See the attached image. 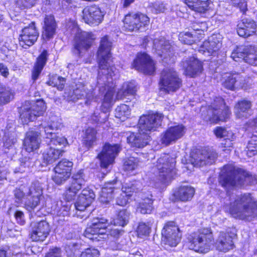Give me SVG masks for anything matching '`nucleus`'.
I'll use <instances>...</instances> for the list:
<instances>
[{
    "mask_svg": "<svg viewBox=\"0 0 257 257\" xmlns=\"http://www.w3.org/2000/svg\"><path fill=\"white\" fill-rule=\"evenodd\" d=\"M192 10L198 13H204L209 7V0H184Z\"/></svg>",
    "mask_w": 257,
    "mask_h": 257,
    "instance_id": "42",
    "label": "nucleus"
},
{
    "mask_svg": "<svg viewBox=\"0 0 257 257\" xmlns=\"http://www.w3.org/2000/svg\"><path fill=\"white\" fill-rule=\"evenodd\" d=\"M112 89L111 87L108 88L105 93L101 106V111L104 113L109 112L112 106Z\"/></svg>",
    "mask_w": 257,
    "mask_h": 257,
    "instance_id": "48",
    "label": "nucleus"
},
{
    "mask_svg": "<svg viewBox=\"0 0 257 257\" xmlns=\"http://www.w3.org/2000/svg\"><path fill=\"white\" fill-rule=\"evenodd\" d=\"M112 198V184L109 183L105 185L102 188L101 195L100 198V201L107 204Z\"/></svg>",
    "mask_w": 257,
    "mask_h": 257,
    "instance_id": "51",
    "label": "nucleus"
},
{
    "mask_svg": "<svg viewBox=\"0 0 257 257\" xmlns=\"http://www.w3.org/2000/svg\"><path fill=\"white\" fill-rule=\"evenodd\" d=\"M163 241L171 246H176L180 242L181 233L180 229L173 221L168 222L162 231Z\"/></svg>",
    "mask_w": 257,
    "mask_h": 257,
    "instance_id": "15",
    "label": "nucleus"
},
{
    "mask_svg": "<svg viewBox=\"0 0 257 257\" xmlns=\"http://www.w3.org/2000/svg\"><path fill=\"white\" fill-rule=\"evenodd\" d=\"M127 142L132 147L142 148L147 146L151 140V136L143 131L138 133L128 132L126 133Z\"/></svg>",
    "mask_w": 257,
    "mask_h": 257,
    "instance_id": "24",
    "label": "nucleus"
},
{
    "mask_svg": "<svg viewBox=\"0 0 257 257\" xmlns=\"http://www.w3.org/2000/svg\"><path fill=\"white\" fill-rule=\"evenodd\" d=\"M130 218V212L126 209L119 211L114 219H113V225H118L123 227L126 225Z\"/></svg>",
    "mask_w": 257,
    "mask_h": 257,
    "instance_id": "45",
    "label": "nucleus"
},
{
    "mask_svg": "<svg viewBox=\"0 0 257 257\" xmlns=\"http://www.w3.org/2000/svg\"><path fill=\"white\" fill-rule=\"evenodd\" d=\"M218 179L219 184L226 189L239 188L245 184L252 185L256 183L255 176L231 164L223 167Z\"/></svg>",
    "mask_w": 257,
    "mask_h": 257,
    "instance_id": "2",
    "label": "nucleus"
},
{
    "mask_svg": "<svg viewBox=\"0 0 257 257\" xmlns=\"http://www.w3.org/2000/svg\"><path fill=\"white\" fill-rule=\"evenodd\" d=\"M70 207L68 205L63 204L62 202L57 203L54 210V214L59 217H64L69 214Z\"/></svg>",
    "mask_w": 257,
    "mask_h": 257,
    "instance_id": "56",
    "label": "nucleus"
},
{
    "mask_svg": "<svg viewBox=\"0 0 257 257\" xmlns=\"http://www.w3.org/2000/svg\"><path fill=\"white\" fill-rule=\"evenodd\" d=\"M160 89L166 93L176 91L182 85V80L172 68H165L161 73Z\"/></svg>",
    "mask_w": 257,
    "mask_h": 257,
    "instance_id": "8",
    "label": "nucleus"
},
{
    "mask_svg": "<svg viewBox=\"0 0 257 257\" xmlns=\"http://www.w3.org/2000/svg\"><path fill=\"white\" fill-rule=\"evenodd\" d=\"M213 239L210 228L200 229L189 236V248L196 252L206 253L209 251Z\"/></svg>",
    "mask_w": 257,
    "mask_h": 257,
    "instance_id": "4",
    "label": "nucleus"
},
{
    "mask_svg": "<svg viewBox=\"0 0 257 257\" xmlns=\"http://www.w3.org/2000/svg\"><path fill=\"white\" fill-rule=\"evenodd\" d=\"M163 117L164 115L158 112L143 115L139 120L138 128L140 131L146 132L150 135L151 132L155 131L161 125Z\"/></svg>",
    "mask_w": 257,
    "mask_h": 257,
    "instance_id": "14",
    "label": "nucleus"
},
{
    "mask_svg": "<svg viewBox=\"0 0 257 257\" xmlns=\"http://www.w3.org/2000/svg\"><path fill=\"white\" fill-rule=\"evenodd\" d=\"M246 149V152L248 157H251L257 154V134L254 133L252 135Z\"/></svg>",
    "mask_w": 257,
    "mask_h": 257,
    "instance_id": "50",
    "label": "nucleus"
},
{
    "mask_svg": "<svg viewBox=\"0 0 257 257\" xmlns=\"http://www.w3.org/2000/svg\"><path fill=\"white\" fill-rule=\"evenodd\" d=\"M196 32H182L179 35V40L182 43L191 45L193 44L195 41Z\"/></svg>",
    "mask_w": 257,
    "mask_h": 257,
    "instance_id": "55",
    "label": "nucleus"
},
{
    "mask_svg": "<svg viewBox=\"0 0 257 257\" xmlns=\"http://www.w3.org/2000/svg\"><path fill=\"white\" fill-rule=\"evenodd\" d=\"M65 82V79L63 77L55 76L50 80L47 83L49 85L56 87L59 90H62L64 87Z\"/></svg>",
    "mask_w": 257,
    "mask_h": 257,
    "instance_id": "58",
    "label": "nucleus"
},
{
    "mask_svg": "<svg viewBox=\"0 0 257 257\" xmlns=\"http://www.w3.org/2000/svg\"><path fill=\"white\" fill-rule=\"evenodd\" d=\"M48 56L46 50H44L37 59L32 71V78L34 81L36 80L41 73L47 61Z\"/></svg>",
    "mask_w": 257,
    "mask_h": 257,
    "instance_id": "41",
    "label": "nucleus"
},
{
    "mask_svg": "<svg viewBox=\"0 0 257 257\" xmlns=\"http://www.w3.org/2000/svg\"><path fill=\"white\" fill-rule=\"evenodd\" d=\"M50 227L45 220L37 222L33 227L31 238L34 241H43L49 234Z\"/></svg>",
    "mask_w": 257,
    "mask_h": 257,
    "instance_id": "26",
    "label": "nucleus"
},
{
    "mask_svg": "<svg viewBox=\"0 0 257 257\" xmlns=\"http://www.w3.org/2000/svg\"><path fill=\"white\" fill-rule=\"evenodd\" d=\"M118 137V141H115L116 143H113V160L117 154L121 151L122 147L120 144L118 142L121 141L122 136H120L118 133H113V137L117 138Z\"/></svg>",
    "mask_w": 257,
    "mask_h": 257,
    "instance_id": "62",
    "label": "nucleus"
},
{
    "mask_svg": "<svg viewBox=\"0 0 257 257\" xmlns=\"http://www.w3.org/2000/svg\"><path fill=\"white\" fill-rule=\"evenodd\" d=\"M153 223V220H150L147 223L144 222L140 223L137 228L138 235L139 236L149 235Z\"/></svg>",
    "mask_w": 257,
    "mask_h": 257,
    "instance_id": "53",
    "label": "nucleus"
},
{
    "mask_svg": "<svg viewBox=\"0 0 257 257\" xmlns=\"http://www.w3.org/2000/svg\"><path fill=\"white\" fill-rule=\"evenodd\" d=\"M234 233L229 232H220L215 242L216 249L220 251L227 252L234 248L233 238Z\"/></svg>",
    "mask_w": 257,
    "mask_h": 257,
    "instance_id": "25",
    "label": "nucleus"
},
{
    "mask_svg": "<svg viewBox=\"0 0 257 257\" xmlns=\"http://www.w3.org/2000/svg\"><path fill=\"white\" fill-rule=\"evenodd\" d=\"M138 86L135 81L124 82L117 92L115 99L119 100L127 98L131 100L132 97L135 99L134 96L136 94Z\"/></svg>",
    "mask_w": 257,
    "mask_h": 257,
    "instance_id": "30",
    "label": "nucleus"
},
{
    "mask_svg": "<svg viewBox=\"0 0 257 257\" xmlns=\"http://www.w3.org/2000/svg\"><path fill=\"white\" fill-rule=\"evenodd\" d=\"M252 103L250 101L243 99L239 101L235 106V114L237 117L247 118L250 115Z\"/></svg>",
    "mask_w": 257,
    "mask_h": 257,
    "instance_id": "40",
    "label": "nucleus"
},
{
    "mask_svg": "<svg viewBox=\"0 0 257 257\" xmlns=\"http://www.w3.org/2000/svg\"><path fill=\"white\" fill-rule=\"evenodd\" d=\"M130 114V110L128 105L122 104L118 106L115 110V116L119 118L121 121L125 120Z\"/></svg>",
    "mask_w": 257,
    "mask_h": 257,
    "instance_id": "52",
    "label": "nucleus"
},
{
    "mask_svg": "<svg viewBox=\"0 0 257 257\" xmlns=\"http://www.w3.org/2000/svg\"><path fill=\"white\" fill-rule=\"evenodd\" d=\"M133 65L136 69L146 74L151 75L155 71L154 61L145 53L138 54Z\"/></svg>",
    "mask_w": 257,
    "mask_h": 257,
    "instance_id": "21",
    "label": "nucleus"
},
{
    "mask_svg": "<svg viewBox=\"0 0 257 257\" xmlns=\"http://www.w3.org/2000/svg\"><path fill=\"white\" fill-rule=\"evenodd\" d=\"M244 61L251 65L257 64V52L254 46H247Z\"/></svg>",
    "mask_w": 257,
    "mask_h": 257,
    "instance_id": "47",
    "label": "nucleus"
},
{
    "mask_svg": "<svg viewBox=\"0 0 257 257\" xmlns=\"http://www.w3.org/2000/svg\"><path fill=\"white\" fill-rule=\"evenodd\" d=\"M96 131L93 128L89 127L85 131L83 136V145L89 149L92 147L96 140Z\"/></svg>",
    "mask_w": 257,
    "mask_h": 257,
    "instance_id": "43",
    "label": "nucleus"
},
{
    "mask_svg": "<svg viewBox=\"0 0 257 257\" xmlns=\"http://www.w3.org/2000/svg\"><path fill=\"white\" fill-rule=\"evenodd\" d=\"M95 195L92 189L89 188L84 189L75 203V207L79 211H84L93 202Z\"/></svg>",
    "mask_w": 257,
    "mask_h": 257,
    "instance_id": "29",
    "label": "nucleus"
},
{
    "mask_svg": "<svg viewBox=\"0 0 257 257\" xmlns=\"http://www.w3.org/2000/svg\"><path fill=\"white\" fill-rule=\"evenodd\" d=\"M97 157L99 159L101 167L107 168L112 162V146L106 143Z\"/></svg>",
    "mask_w": 257,
    "mask_h": 257,
    "instance_id": "39",
    "label": "nucleus"
},
{
    "mask_svg": "<svg viewBox=\"0 0 257 257\" xmlns=\"http://www.w3.org/2000/svg\"><path fill=\"white\" fill-rule=\"evenodd\" d=\"M46 110V105L42 99L33 102L25 101L20 110V118L22 123L28 124L34 121L37 117L42 115Z\"/></svg>",
    "mask_w": 257,
    "mask_h": 257,
    "instance_id": "7",
    "label": "nucleus"
},
{
    "mask_svg": "<svg viewBox=\"0 0 257 257\" xmlns=\"http://www.w3.org/2000/svg\"><path fill=\"white\" fill-rule=\"evenodd\" d=\"M36 154L34 153L28 152L27 154L20 159L21 170L17 172H25L23 168H29L34 165L36 160Z\"/></svg>",
    "mask_w": 257,
    "mask_h": 257,
    "instance_id": "46",
    "label": "nucleus"
},
{
    "mask_svg": "<svg viewBox=\"0 0 257 257\" xmlns=\"http://www.w3.org/2000/svg\"><path fill=\"white\" fill-rule=\"evenodd\" d=\"M234 75L235 77L236 88H245L247 82L246 78L240 73L235 72Z\"/></svg>",
    "mask_w": 257,
    "mask_h": 257,
    "instance_id": "61",
    "label": "nucleus"
},
{
    "mask_svg": "<svg viewBox=\"0 0 257 257\" xmlns=\"http://www.w3.org/2000/svg\"><path fill=\"white\" fill-rule=\"evenodd\" d=\"M16 201L18 203H22L25 197H28V186L26 184L19 185L14 190Z\"/></svg>",
    "mask_w": 257,
    "mask_h": 257,
    "instance_id": "49",
    "label": "nucleus"
},
{
    "mask_svg": "<svg viewBox=\"0 0 257 257\" xmlns=\"http://www.w3.org/2000/svg\"><path fill=\"white\" fill-rule=\"evenodd\" d=\"M84 176L82 170H79L73 175L70 184L66 188L65 193L66 199L68 201L74 199L77 193L84 185L85 181Z\"/></svg>",
    "mask_w": 257,
    "mask_h": 257,
    "instance_id": "16",
    "label": "nucleus"
},
{
    "mask_svg": "<svg viewBox=\"0 0 257 257\" xmlns=\"http://www.w3.org/2000/svg\"><path fill=\"white\" fill-rule=\"evenodd\" d=\"M186 131L183 124L170 126L162 134L161 142L166 146L175 143L185 135Z\"/></svg>",
    "mask_w": 257,
    "mask_h": 257,
    "instance_id": "20",
    "label": "nucleus"
},
{
    "mask_svg": "<svg viewBox=\"0 0 257 257\" xmlns=\"http://www.w3.org/2000/svg\"><path fill=\"white\" fill-rule=\"evenodd\" d=\"M221 46L222 43L220 38L217 37V35L214 34L203 42L199 51L204 55H214L221 48Z\"/></svg>",
    "mask_w": 257,
    "mask_h": 257,
    "instance_id": "28",
    "label": "nucleus"
},
{
    "mask_svg": "<svg viewBox=\"0 0 257 257\" xmlns=\"http://www.w3.org/2000/svg\"><path fill=\"white\" fill-rule=\"evenodd\" d=\"M38 125L40 132H44L46 139L49 140L50 145L65 146L67 144V139L64 137H60L56 132L62 126L61 120L58 116L52 115L49 117L47 122L44 121Z\"/></svg>",
    "mask_w": 257,
    "mask_h": 257,
    "instance_id": "3",
    "label": "nucleus"
},
{
    "mask_svg": "<svg viewBox=\"0 0 257 257\" xmlns=\"http://www.w3.org/2000/svg\"><path fill=\"white\" fill-rule=\"evenodd\" d=\"M195 191V189L190 186H181L175 190L172 200L174 202L190 201L194 195Z\"/></svg>",
    "mask_w": 257,
    "mask_h": 257,
    "instance_id": "31",
    "label": "nucleus"
},
{
    "mask_svg": "<svg viewBox=\"0 0 257 257\" xmlns=\"http://www.w3.org/2000/svg\"><path fill=\"white\" fill-rule=\"evenodd\" d=\"M217 158V153L212 148L196 149L191 152L190 161L194 166L202 167L212 164Z\"/></svg>",
    "mask_w": 257,
    "mask_h": 257,
    "instance_id": "11",
    "label": "nucleus"
},
{
    "mask_svg": "<svg viewBox=\"0 0 257 257\" xmlns=\"http://www.w3.org/2000/svg\"><path fill=\"white\" fill-rule=\"evenodd\" d=\"M108 226L107 219L103 217L94 218L90 224L88 225L84 235L93 241H98L101 238H105L104 236L107 232Z\"/></svg>",
    "mask_w": 257,
    "mask_h": 257,
    "instance_id": "9",
    "label": "nucleus"
},
{
    "mask_svg": "<svg viewBox=\"0 0 257 257\" xmlns=\"http://www.w3.org/2000/svg\"><path fill=\"white\" fill-rule=\"evenodd\" d=\"M246 46L237 47L231 53V57L236 62L244 61L246 54Z\"/></svg>",
    "mask_w": 257,
    "mask_h": 257,
    "instance_id": "57",
    "label": "nucleus"
},
{
    "mask_svg": "<svg viewBox=\"0 0 257 257\" xmlns=\"http://www.w3.org/2000/svg\"><path fill=\"white\" fill-rule=\"evenodd\" d=\"M230 113L229 108L225 105L223 99L220 97H216L214 99L206 112L202 110L203 119L210 123L225 121Z\"/></svg>",
    "mask_w": 257,
    "mask_h": 257,
    "instance_id": "5",
    "label": "nucleus"
},
{
    "mask_svg": "<svg viewBox=\"0 0 257 257\" xmlns=\"http://www.w3.org/2000/svg\"><path fill=\"white\" fill-rule=\"evenodd\" d=\"M181 65L185 70L186 75L195 77L199 75L203 70V65L201 61L194 57L184 59Z\"/></svg>",
    "mask_w": 257,
    "mask_h": 257,
    "instance_id": "23",
    "label": "nucleus"
},
{
    "mask_svg": "<svg viewBox=\"0 0 257 257\" xmlns=\"http://www.w3.org/2000/svg\"><path fill=\"white\" fill-rule=\"evenodd\" d=\"M37 131L31 130L27 133L26 137L24 140L23 144L25 149L27 152H32L39 148L40 144L41 132L38 130V125Z\"/></svg>",
    "mask_w": 257,
    "mask_h": 257,
    "instance_id": "27",
    "label": "nucleus"
},
{
    "mask_svg": "<svg viewBox=\"0 0 257 257\" xmlns=\"http://www.w3.org/2000/svg\"><path fill=\"white\" fill-rule=\"evenodd\" d=\"M103 14L96 6L87 7L83 10V19L90 25H97L103 18Z\"/></svg>",
    "mask_w": 257,
    "mask_h": 257,
    "instance_id": "22",
    "label": "nucleus"
},
{
    "mask_svg": "<svg viewBox=\"0 0 257 257\" xmlns=\"http://www.w3.org/2000/svg\"><path fill=\"white\" fill-rule=\"evenodd\" d=\"M14 97L12 89L6 85L0 84V105L9 103Z\"/></svg>",
    "mask_w": 257,
    "mask_h": 257,
    "instance_id": "44",
    "label": "nucleus"
},
{
    "mask_svg": "<svg viewBox=\"0 0 257 257\" xmlns=\"http://www.w3.org/2000/svg\"><path fill=\"white\" fill-rule=\"evenodd\" d=\"M154 48L158 55L164 58L170 57L173 54V49L168 41L164 38L154 40Z\"/></svg>",
    "mask_w": 257,
    "mask_h": 257,
    "instance_id": "32",
    "label": "nucleus"
},
{
    "mask_svg": "<svg viewBox=\"0 0 257 257\" xmlns=\"http://www.w3.org/2000/svg\"><path fill=\"white\" fill-rule=\"evenodd\" d=\"M45 257H62L61 250L58 247L50 249Z\"/></svg>",
    "mask_w": 257,
    "mask_h": 257,
    "instance_id": "64",
    "label": "nucleus"
},
{
    "mask_svg": "<svg viewBox=\"0 0 257 257\" xmlns=\"http://www.w3.org/2000/svg\"><path fill=\"white\" fill-rule=\"evenodd\" d=\"M121 188L120 192L125 194L126 196H131L134 193L139 192L141 189L142 185L138 181L134 180L132 182L127 183L124 186H122L121 182H118L117 179L113 180V190L114 189Z\"/></svg>",
    "mask_w": 257,
    "mask_h": 257,
    "instance_id": "34",
    "label": "nucleus"
},
{
    "mask_svg": "<svg viewBox=\"0 0 257 257\" xmlns=\"http://www.w3.org/2000/svg\"><path fill=\"white\" fill-rule=\"evenodd\" d=\"M111 47L112 43L108 41L107 36L102 38L97 53V61L101 69H108V61L111 55Z\"/></svg>",
    "mask_w": 257,
    "mask_h": 257,
    "instance_id": "17",
    "label": "nucleus"
},
{
    "mask_svg": "<svg viewBox=\"0 0 257 257\" xmlns=\"http://www.w3.org/2000/svg\"><path fill=\"white\" fill-rule=\"evenodd\" d=\"M256 25L251 19H243L237 25V32L239 36L247 37L255 32Z\"/></svg>",
    "mask_w": 257,
    "mask_h": 257,
    "instance_id": "33",
    "label": "nucleus"
},
{
    "mask_svg": "<svg viewBox=\"0 0 257 257\" xmlns=\"http://www.w3.org/2000/svg\"><path fill=\"white\" fill-rule=\"evenodd\" d=\"M46 142L48 143V145L50 146V148L47 149L43 153V160L46 164H51L58 159L60 156H62L63 151L58 148H55L52 147V146H60L59 145H50L49 140H46Z\"/></svg>",
    "mask_w": 257,
    "mask_h": 257,
    "instance_id": "36",
    "label": "nucleus"
},
{
    "mask_svg": "<svg viewBox=\"0 0 257 257\" xmlns=\"http://www.w3.org/2000/svg\"><path fill=\"white\" fill-rule=\"evenodd\" d=\"M99 251L95 248H88L82 251L79 257H98Z\"/></svg>",
    "mask_w": 257,
    "mask_h": 257,
    "instance_id": "63",
    "label": "nucleus"
},
{
    "mask_svg": "<svg viewBox=\"0 0 257 257\" xmlns=\"http://www.w3.org/2000/svg\"><path fill=\"white\" fill-rule=\"evenodd\" d=\"M229 212L235 218L251 221L257 216V201L250 193L229 197Z\"/></svg>",
    "mask_w": 257,
    "mask_h": 257,
    "instance_id": "1",
    "label": "nucleus"
},
{
    "mask_svg": "<svg viewBox=\"0 0 257 257\" xmlns=\"http://www.w3.org/2000/svg\"><path fill=\"white\" fill-rule=\"evenodd\" d=\"M94 39V35L92 33H78L75 36L72 52L78 57H81L83 53L90 47Z\"/></svg>",
    "mask_w": 257,
    "mask_h": 257,
    "instance_id": "13",
    "label": "nucleus"
},
{
    "mask_svg": "<svg viewBox=\"0 0 257 257\" xmlns=\"http://www.w3.org/2000/svg\"><path fill=\"white\" fill-rule=\"evenodd\" d=\"M38 37L39 33L35 23L32 22L22 29L19 37L20 44L24 48L27 49L34 44Z\"/></svg>",
    "mask_w": 257,
    "mask_h": 257,
    "instance_id": "19",
    "label": "nucleus"
},
{
    "mask_svg": "<svg viewBox=\"0 0 257 257\" xmlns=\"http://www.w3.org/2000/svg\"><path fill=\"white\" fill-rule=\"evenodd\" d=\"M73 163L67 160H61L54 168L55 175L52 179L54 182L58 184H63L71 175Z\"/></svg>",
    "mask_w": 257,
    "mask_h": 257,
    "instance_id": "18",
    "label": "nucleus"
},
{
    "mask_svg": "<svg viewBox=\"0 0 257 257\" xmlns=\"http://www.w3.org/2000/svg\"><path fill=\"white\" fill-rule=\"evenodd\" d=\"M175 159L164 154L157 160L155 168L158 172V179L163 184L170 182L177 175Z\"/></svg>",
    "mask_w": 257,
    "mask_h": 257,
    "instance_id": "6",
    "label": "nucleus"
},
{
    "mask_svg": "<svg viewBox=\"0 0 257 257\" xmlns=\"http://www.w3.org/2000/svg\"><path fill=\"white\" fill-rule=\"evenodd\" d=\"M43 250L42 247L38 246L37 245H33L31 247H28L26 253H19L18 254L17 257H33L34 255H36L41 252Z\"/></svg>",
    "mask_w": 257,
    "mask_h": 257,
    "instance_id": "59",
    "label": "nucleus"
},
{
    "mask_svg": "<svg viewBox=\"0 0 257 257\" xmlns=\"http://www.w3.org/2000/svg\"><path fill=\"white\" fill-rule=\"evenodd\" d=\"M44 198L42 184L38 181L32 182L28 186V197L25 201L26 209L31 211L40 204Z\"/></svg>",
    "mask_w": 257,
    "mask_h": 257,
    "instance_id": "12",
    "label": "nucleus"
},
{
    "mask_svg": "<svg viewBox=\"0 0 257 257\" xmlns=\"http://www.w3.org/2000/svg\"><path fill=\"white\" fill-rule=\"evenodd\" d=\"M139 195L142 198V201L138 205L137 211L142 214H150L154 209L152 195L148 194L146 195L144 194V192H142Z\"/></svg>",
    "mask_w": 257,
    "mask_h": 257,
    "instance_id": "38",
    "label": "nucleus"
},
{
    "mask_svg": "<svg viewBox=\"0 0 257 257\" xmlns=\"http://www.w3.org/2000/svg\"><path fill=\"white\" fill-rule=\"evenodd\" d=\"M57 26L53 15H46L44 19V24L43 27V37L49 40L54 37Z\"/></svg>",
    "mask_w": 257,
    "mask_h": 257,
    "instance_id": "37",
    "label": "nucleus"
},
{
    "mask_svg": "<svg viewBox=\"0 0 257 257\" xmlns=\"http://www.w3.org/2000/svg\"><path fill=\"white\" fill-rule=\"evenodd\" d=\"M223 85L224 87L230 90H234L236 88L234 73H231L226 78L223 82Z\"/></svg>",
    "mask_w": 257,
    "mask_h": 257,
    "instance_id": "60",
    "label": "nucleus"
},
{
    "mask_svg": "<svg viewBox=\"0 0 257 257\" xmlns=\"http://www.w3.org/2000/svg\"><path fill=\"white\" fill-rule=\"evenodd\" d=\"M121 188L120 192L125 194L126 196H131L134 193L139 192L141 189L142 185L138 181L134 180L132 182L127 183L124 186H122L121 182H118L117 179L113 180V190L114 189Z\"/></svg>",
    "mask_w": 257,
    "mask_h": 257,
    "instance_id": "35",
    "label": "nucleus"
},
{
    "mask_svg": "<svg viewBox=\"0 0 257 257\" xmlns=\"http://www.w3.org/2000/svg\"><path fill=\"white\" fill-rule=\"evenodd\" d=\"M150 19L148 16L141 13H130L125 15L124 28L128 31H144L148 26Z\"/></svg>",
    "mask_w": 257,
    "mask_h": 257,
    "instance_id": "10",
    "label": "nucleus"
},
{
    "mask_svg": "<svg viewBox=\"0 0 257 257\" xmlns=\"http://www.w3.org/2000/svg\"><path fill=\"white\" fill-rule=\"evenodd\" d=\"M139 159L135 157H130L124 160L123 168L125 171H133L139 166Z\"/></svg>",
    "mask_w": 257,
    "mask_h": 257,
    "instance_id": "54",
    "label": "nucleus"
}]
</instances>
